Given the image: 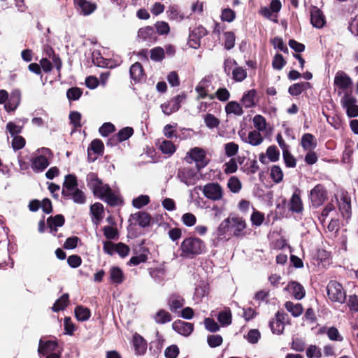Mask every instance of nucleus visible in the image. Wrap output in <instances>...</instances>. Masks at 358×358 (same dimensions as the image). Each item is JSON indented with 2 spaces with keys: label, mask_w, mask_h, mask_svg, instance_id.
Segmentation results:
<instances>
[{
  "label": "nucleus",
  "mask_w": 358,
  "mask_h": 358,
  "mask_svg": "<svg viewBox=\"0 0 358 358\" xmlns=\"http://www.w3.org/2000/svg\"><path fill=\"white\" fill-rule=\"evenodd\" d=\"M91 187L93 194L101 199H104L109 205L116 206L118 203L119 198L111 190L108 184H105L97 176L91 173Z\"/></svg>",
  "instance_id": "obj_1"
},
{
  "label": "nucleus",
  "mask_w": 358,
  "mask_h": 358,
  "mask_svg": "<svg viewBox=\"0 0 358 358\" xmlns=\"http://www.w3.org/2000/svg\"><path fill=\"white\" fill-rule=\"evenodd\" d=\"M135 350L138 355H143L146 349L143 338L139 335H135L133 339Z\"/></svg>",
  "instance_id": "obj_38"
},
{
  "label": "nucleus",
  "mask_w": 358,
  "mask_h": 358,
  "mask_svg": "<svg viewBox=\"0 0 358 358\" xmlns=\"http://www.w3.org/2000/svg\"><path fill=\"white\" fill-rule=\"evenodd\" d=\"M58 344L57 341H47L45 342H43L42 340H40L38 352L40 355H47L50 352H52L56 350Z\"/></svg>",
  "instance_id": "obj_19"
},
{
  "label": "nucleus",
  "mask_w": 358,
  "mask_h": 358,
  "mask_svg": "<svg viewBox=\"0 0 358 358\" xmlns=\"http://www.w3.org/2000/svg\"><path fill=\"white\" fill-rule=\"evenodd\" d=\"M69 120L74 128L81 127V115L78 111H71L69 114Z\"/></svg>",
  "instance_id": "obj_57"
},
{
  "label": "nucleus",
  "mask_w": 358,
  "mask_h": 358,
  "mask_svg": "<svg viewBox=\"0 0 358 358\" xmlns=\"http://www.w3.org/2000/svg\"><path fill=\"white\" fill-rule=\"evenodd\" d=\"M310 87V83L308 82H301L294 84L289 87L288 92L292 96H298L303 91Z\"/></svg>",
  "instance_id": "obj_26"
},
{
  "label": "nucleus",
  "mask_w": 358,
  "mask_h": 358,
  "mask_svg": "<svg viewBox=\"0 0 358 358\" xmlns=\"http://www.w3.org/2000/svg\"><path fill=\"white\" fill-rule=\"evenodd\" d=\"M161 108L163 113L166 115H169L179 110V106H178V105L174 102H172L171 100L162 104Z\"/></svg>",
  "instance_id": "obj_42"
},
{
  "label": "nucleus",
  "mask_w": 358,
  "mask_h": 358,
  "mask_svg": "<svg viewBox=\"0 0 358 358\" xmlns=\"http://www.w3.org/2000/svg\"><path fill=\"white\" fill-rule=\"evenodd\" d=\"M256 94L257 92L255 90H250L245 92L241 99L242 105L245 108H251L255 106V99Z\"/></svg>",
  "instance_id": "obj_25"
},
{
  "label": "nucleus",
  "mask_w": 358,
  "mask_h": 358,
  "mask_svg": "<svg viewBox=\"0 0 358 358\" xmlns=\"http://www.w3.org/2000/svg\"><path fill=\"white\" fill-rule=\"evenodd\" d=\"M103 234L104 236L108 239H116L118 237V231L117 229L110 227V226H106L103 227Z\"/></svg>",
  "instance_id": "obj_62"
},
{
  "label": "nucleus",
  "mask_w": 358,
  "mask_h": 358,
  "mask_svg": "<svg viewBox=\"0 0 358 358\" xmlns=\"http://www.w3.org/2000/svg\"><path fill=\"white\" fill-rule=\"evenodd\" d=\"M91 150L99 155H102L104 150L103 142L99 139H94L91 141Z\"/></svg>",
  "instance_id": "obj_51"
},
{
  "label": "nucleus",
  "mask_w": 358,
  "mask_h": 358,
  "mask_svg": "<svg viewBox=\"0 0 358 358\" xmlns=\"http://www.w3.org/2000/svg\"><path fill=\"white\" fill-rule=\"evenodd\" d=\"M103 250L106 253L113 255L118 254L121 257H125L129 255L130 248L123 243H114L111 241H106L103 244Z\"/></svg>",
  "instance_id": "obj_5"
},
{
  "label": "nucleus",
  "mask_w": 358,
  "mask_h": 358,
  "mask_svg": "<svg viewBox=\"0 0 358 358\" xmlns=\"http://www.w3.org/2000/svg\"><path fill=\"white\" fill-rule=\"evenodd\" d=\"M177 176L181 182L187 186L194 185L198 180L196 171L189 168L179 169Z\"/></svg>",
  "instance_id": "obj_9"
},
{
  "label": "nucleus",
  "mask_w": 358,
  "mask_h": 358,
  "mask_svg": "<svg viewBox=\"0 0 358 358\" xmlns=\"http://www.w3.org/2000/svg\"><path fill=\"white\" fill-rule=\"evenodd\" d=\"M204 122L208 128L213 129L220 124V120L212 114H207L204 117Z\"/></svg>",
  "instance_id": "obj_55"
},
{
  "label": "nucleus",
  "mask_w": 358,
  "mask_h": 358,
  "mask_svg": "<svg viewBox=\"0 0 358 358\" xmlns=\"http://www.w3.org/2000/svg\"><path fill=\"white\" fill-rule=\"evenodd\" d=\"M224 47L227 50H230L234 47L235 45V35L232 31H227L224 34Z\"/></svg>",
  "instance_id": "obj_52"
},
{
  "label": "nucleus",
  "mask_w": 358,
  "mask_h": 358,
  "mask_svg": "<svg viewBox=\"0 0 358 358\" xmlns=\"http://www.w3.org/2000/svg\"><path fill=\"white\" fill-rule=\"evenodd\" d=\"M138 38L148 43L155 42L157 38L155 29L150 26L141 28L138 31Z\"/></svg>",
  "instance_id": "obj_18"
},
{
  "label": "nucleus",
  "mask_w": 358,
  "mask_h": 358,
  "mask_svg": "<svg viewBox=\"0 0 358 358\" xmlns=\"http://www.w3.org/2000/svg\"><path fill=\"white\" fill-rule=\"evenodd\" d=\"M91 213L94 215L96 224H99V222L103 218V206L100 203H95L94 205H91Z\"/></svg>",
  "instance_id": "obj_33"
},
{
  "label": "nucleus",
  "mask_w": 358,
  "mask_h": 358,
  "mask_svg": "<svg viewBox=\"0 0 358 358\" xmlns=\"http://www.w3.org/2000/svg\"><path fill=\"white\" fill-rule=\"evenodd\" d=\"M42 152L43 155L34 157L31 159V168L36 173L43 171L50 164V162L45 155H52L51 150L46 148H42Z\"/></svg>",
  "instance_id": "obj_6"
},
{
  "label": "nucleus",
  "mask_w": 358,
  "mask_h": 358,
  "mask_svg": "<svg viewBox=\"0 0 358 358\" xmlns=\"http://www.w3.org/2000/svg\"><path fill=\"white\" fill-rule=\"evenodd\" d=\"M130 75L131 78L135 80H140L143 76V69L139 62L134 63L130 68Z\"/></svg>",
  "instance_id": "obj_29"
},
{
  "label": "nucleus",
  "mask_w": 358,
  "mask_h": 358,
  "mask_svg": "<svg viewBox=\"0 0 358 358\" xmlns=\"http://www.w3.org/2000/svg\"><path fill=\"white\" fill-rule=\"evenodd\" d=\"M164 57V50L161 47H157L151 50L150 58L154 61H161Z\"/></svg>",
  "instance_id": "obj_59"
},
{
  "label": "nucleus",
  "mask_w": 358,
  "mask_h": 358,
  "mask_svg": "<svg viewBox=\"0 0 358 358\" xmlns=\"http://www.w3.org/2000/svg\"><path fill=\"white\" fill-rule=\"evenodd\" d=\"M77 203H84L86 201V197L83 191L76 188L73 192H71L70 198Z\"/></svg>",
  "instance_id": "obj_44"
},
{
  "label": "nucleus",
  "mask_w": 358,
  "mask_h": 358,
  "mask_svg": "<svg viewBox=\"0 0 358 358\" xmlns=\"http://www.w3.org/2000/svg\"><path fill=\"white\" fill-rule=\"evenodd\" d=\"M352 79L343 71H338L334 78V85L339 90L344 91L348 90L352 85Z\"/></svg>",
  "instance_id": "obj_15"
},
{
  "label": "nucleus",
  "mask_w": 358,
  "mask_h": 358,
  "mask_svg": "<svg viewBox=\"0 0 358 358\" xmlns=\"http://www.w3.org/2000/svg\"><path fill=\"white\" fill-rule=\"evenodd\" d=\"M25 138L22 136H13L12 141V148L15 150H19L25 146Z\"/></svg>",
  "instance_id": "obj_54"
},
{
  "label": "nucleus",
  "mask_w": 358,
  "mask_h": 358,
  "mask_svg": "<svg viewBox=\"0 0 358 358\" xmlns=\"http://www.w3.org/2000/svg\"><path fill=\"white\" fill-rule=\"evenodd\" d=\"M178 354L179 349L176 345L168 347L164 352V355L166 358H176Z\"/></svg>",
  "instance_id": "obj_64"
},
{
  "label": "nucleus",
  "mask_w": 358,
  "mask_h": 358,
  "mask_svg": "<svg viewBox=\"0 0 358 358\" xmlns=\"http://www.w3.org/2000/svg\"><path fill=\"white\" fill-rule=\"evenodd\" d=\"M190 158L196 163V166L199 170L207 165L206 160V152L200 148H194L188 152Z\"/></svg>",
  "instance_id": "obj_14"
},
{
  "label": "nucleus",
  "mask_w": 358,
  "mask_h": 358,
  "mask_svg": "<svg viewBox=\"0 0 358 358\" xmlns=\"http://www.w3.org/2000/svg\"><path fill=\"white\" fill-rule=\"evenodd\" d=\"M27 120L25 119L22 120V124H24L25 122H27ZM23 125L19 126L15 124L13 122H9L6 124V129L8 131L9 134L11 136H19L18 134H20L22 131Z\"/></svg>",
  "instance_id": "obj_40"
},
{
  "label": "nucleus",
  "mask_w": 358,
  "mask_h": 358,
  "mask_svg": "<svg viewBox=\"0 0 358 358\" xmlns=\"http://www.w3.org/2000/svg\"><path fill=\"white\" fill-rule=\"evenodd\" d=\"M185 300L182 297L179 295L173 294L171 296L169 300V308L172 311L182 308L184 305Z\"/></svg>",
  "instance_id": "obj_27"
},
{
  "label": "nucleus",
  "mask_w": 358,
  "mask_h": 358,
  "mask_svg": "<svg viewBox=\"0 0 358 358\" xmlns=\"http://www.w3.org/2000/svg\"><path fill=\"white\" fill-rule=\"evenodd\" d=\"M69 303V295L67 293L63 294L58 299L56 300L52 310L53 312H59L64 310Z\"/></svg>",
  "instance_id": "obj_22"
},
{
  "label": "nucleus",
  "mask_w": 358,
  "mask_h": 358,
  "mask_svg": "<svg viewBox=\"0 0 358 358\" xmlns=\"http://www.w3.org/2000/svg\"><path fill=\"white\" fill-rule=\"evenodd\" d=\"M110 279L113 283H122L124 280V274L122 271L119 267H112L110 270Z\"/></svg>",
  "instance_id": "obj_28"
},
{
  "label": "nucleus",
  "mask_w": 358,
  "mask_h": 358,
  "mask_svg": "<svg viewBox=\"0 0 358 358\" xmlns=\"http://www.w3.org/2000/svg\"><path fill=\"white\" fill-rule=\"evenodd\" d=\"M65 223L64 216L62 214H57L55 216H50L47 219V225L61 227Z\"/></svg>",
  "instance_id": "obj_37"
},
{
  "label": "nucleus",
  "mask_w": 358,
  "mask_h": 358,
  "mask_svg": "<svg viewBox=\"0 0 358 358\" xmlns=\"http://www.w3.org/2000/svg\"><path fill=\"white\" fill-rule=\"evenodd\" d=\"M154 319L157 324H164L170 322L172 320V316L167 311L161 309L155 314Z\"/></svg>",
  "instance_id": "obj_35"
},
{
  "label": "nucleus",
  "mask_w": 358,
  "mask_h": 358,
  "mask_svg": "<svg viewBox=\"0 0 358 358\" xmlns=\"http://www.w3.org/2000/svg\"><path fill=\"white\" fill-rule=\"evenodd\" d=\"M77 177L73 174H68L65 176L63 182L62 195L66 199L70 198L71 192L78 188Z\"/></svg>",
  "instance_id": "obj_11"
},
{
  "label": "nucleus",
  "mask_w": 358,
  "mask_h": 358,
  "mask_svg": "<svg viewBox=\"0 0 358 358\" xmlns=\"http://www.w3.org/2000/svg\"><path fill=\"white\" fill-rule=\"evenodd\" d=\"M266 155L271 162H276L279 159L280 152L276 146H269L266 150Z\"/></svg>",
  "instance_id": "obj_56"
},
{
  "label": "nucleus",
  "mask_w": 358,
  "mask_h": 358,
  "mask_svg": "<svg viewBox=\"0 0 358 358\" xmlns=\"http://www.w3.org/2000/svg\"><path fill=\"white\" fill-rule=\"evenodd\" d=\"M287 314L284 312L278 311L275 315V319L270 321L269 326L273 334H282L285 328V321Z\"/></svg>",
  "instance_id": "obj_10"
},
{
  "label": "nucleus",
  "mask_w": 358,
  "mask_h": 358,
  "mask_svg": "<svg viewBox=\"0 0 358 358\" xmlns=\"http://www.w3.org/2000/svg\"><path fill=\"white\" fill-rule=\"evenodd\" d=\"M310 22L313 27L320 29L325 24V18L321 10L316 6L310 8Z\"/></svg>",
  "instance_id": "obj_16"
},
{
  "label": "nucleus",
  "mask_w": 358,
  "mask_h": 358,
  "mask_svg": "<svg viewBox=\"0 0 358 358\" xmlns=\"http://www.w3.org/2000/svg\"><path fill=\"white\" fill-rule=\"evenodd\" d=\"M285 306L294 317L299 316L303 312V307L299 303L294 304L291 301H287Z\"/></svg>",
  "instance_id": "obj_39"
},
{
  "label": "nucleus",
  "mask_w": 358,
  "mask_h": 358,
  "mask_svg": "<svg viewBox=\"0 0 358 358\" xmlns=\"http://www.w3.org/2000/svg\"><path fill=\"white\" fill-rule=\"evenodd\" d=\"M77 10L83 15H90V1L87 0H73Z\"/></svg>",
  "instance_id": "obj_32"
},
{
  "label": "nucleus",
  "mask_w": 358,
  "mask_h": 358,
  "mask_svg": "<svg viewBox=\"0 0 358 358\" xmlns=\"http://www.w3.org/2000/svg\"><path fill=\"white\" fill-rule=\"evenodd\" d=\"M80 238L77 236H71L66 238L63 248L66 250H72L77 247Z\"/></svg>",
  "instance_id": "obj_61"
},
{
  "label": "nucleus",
  "mask_w": 358,
  "mask_h": 358,
  "mask_svg": "<svg viewBox=\"0 0 358 358\" xmlns=\"http://www.w3.org/2000/svg\"><path fill=\"white\" fill-rule=\"evenodd\" d=\"M74 313L78 321H85L90 318V309L82 306H76Z\"/></svg>",
  "instance_id": "obj_34"
},
{
  "label": "nucleus",
  "mask_w": 358,
  "mask_h": 358,
  "mask_svg": "<svg viewBox=\"0 0 358 358\" xmlns=\"http://www.w3.org/2000/svg\"><path fill=\"white\" fill-rule=\"evenodd\" d=\"M271 177L275 182H280L282 180L283 173L279 166L274 165L271 170Z\"/></svg>",
  "instance_id": "obj_49"
},
{
  "label": "nucleus",
  "mask_w": 358,
  "mask_h": 358,
  "mask_svg": "<svg viewBox=\"0 0 358 358\" xmlns=\"http://www.w3.org/2000/svg\"><path fill=\"white\" fill-rule=\"evenodd\" d=\"M229 189L234 193H238L241 189V182L237 177H231L227 183Z\"/></svg>",
  "instance_id": "obj_43"
},
{
  "label": "nucleus",
  "mask_w": 358,
  "mask_h": 358,
  "mask_svg": "<svg viewBox=\"0 0 358 358\" xmlns=\"http://www.w3.org/2000/svg\"><path fill=\"white\" fill-rule=\"evenodd\" d=\"M225 110L227 114L233 113L238 116L243 114L242 107L236 101H229L225 106Z\"/></svg>",
  "instance_id": "obj_31"
},
{
  "label": "nucleus",
  "mask_w": 358,
  "mask_h": 358,
  "mask_svg": "<svg viewBox=\"0 0 358 358\" xmlns=\"http://www.w3.org/2000/svg\"><path fill=\"white\" fill-rule=\"evenodd\" d=\"M327 294L330 300L335 302L343 303L346 294L342 285L336 281H330L327 287Z\"/></svg>",
  "instance_id": "obj_3"
},
{
  "label": "nucleus",
  "mask_w": 358,
  "mask_h": 358,
  "mask_svg": "<svg viewBox=\"0 0 358 358\" xmlns=\"http://www.w3.org/2000/svg\"><path fill=\"white\" fill-rule=\"evenodd\" d=\"M357 100L352 94V92H345L341 99V104L346 110V113L350 117H355L358 116V105Z\"/></svg>",
  "instance_id": "obj_4"
},
{
  "label": "nucleus",
  "mask_w": 358,
  "mask_h": 358,
  "mask_svg": "<svg viewBox=\"0 0 358 358\" xmlns=\"http://www.w3.org/2000/svg\"><path fill=\"white\" fill-rule=\"evenodd\" d=\"M250 220L253 225L260 226L264 220V215L259 211H254L251 215Z\"/></svg>",
  "instance_id": "obj_63"
},
{
  "label": "nucleus",
  "mask_w": 358,
  "mask_h": 358,
  "mask_svg": "<svg viewBox=\"0 0 358 358\" xmlns=\"http://www.w3.org/2000/svg\"><path fill=\"white\" fill-rule=\"evenodd\" d=\"M203 193L206 198L213 201H219L223 197L222 187L215 182L206 184L203 188Z\"/></svg>",
  "instance_id": "obj_7"
},
{
  "label": "nucleus",
  "mask_w": 358,
  "mask_h": 358,
  "mask_svg": "<svg viewBox=\"0 0 358 358\" xmlns=\"http://www.w3.org/2000/svg\"><path fill=\"white\" fill-rule=\"evenodd\" d=\"M230 227L234 229L233 235L236 237L243 236L245 235L244 230L246 228V222L245 220L238 216H229Z\"/></svg>",
  "instance_id": "obj_12"
},
{
  "label": "nucleus",
  "mask_w": 358,
  "mask_h": 358,
  "mask_svg": "<svg viewBox=\"0 0 358 358\" xmlns=\"http://www.w3.org/2000/svg\"><path fill=\"white\" fill-rule=\"evenodd\" d=\"M233 78L238 82H241L247 77V72L241 67H236L232 72Z\"/></svg>",
  "instance_id": "obj_53"
},
{
  "label": "nucleus",
  "mask_w": 358,
  "mask_h": 358,
  "mask_svg": "<svg viewBox=\"0 0 358 358\" xmlns=\"http://www.w3.org/2000/svg\"><path fill=\"white\" fill-rule=\"evenodd\" d=\"M205 244L200 238L196 237L186 238L181 243L180 250V257L193 258L201 254L205 250Z\"/></svg>",
  "instance_id": "obj_2"
},
{
  "label": "nucleus",
  "mask_w": 358,
  "mask_h": 358,
  "mask_svg": "<svg viewBox=\"0 0 358 358\" xmlns=\"http://www.w3.org/2000/svg\"><path fill=\"white\" fill-rule=\"evenodd\" d=\"M21 102V92L20 90H14L11 92L8 96V101L4 105V108L6 112H14Z\"/></svg>",
  "instance_id": "obj_13"
},
{
  "label": "nucleus",
  "mask_w": 358,
  "mask_h": 358,
  "mask_svg": "<svg viewBox=\"0 0 358 358\" xmlns=\"http://www.w3.org/2000/svg\"><path fill=\"white\" fill-rule=\"evenodd\" d=\"M159 148L164 154L169 155H171L176 152V146L174 144L167 140H164L162 142Z\"/></svg>",
  "instance_id": "obj_41"
},
{
  "label": "nucleus",
  "mask_w": 358,
  "mask_h": 358,
  "mask_svg": "<svg viewBox=\"0 0 358 358\" xmlns=\"http://www.w3.org/2000/svg\"><path fill=\"white\" fill-rule=\"evenodd\" d=\"M172 327L178 334L185 336L190 335L194 329L193 324L180 320L175 321L172 324Z\"/></svg>",
  "instance_id": "obj_17"
},
{
  "label": "nucleus",
  "mask_w": 358,
  "mask_h": 358,
  "mask_svg": "<svg viewBox=\"0 0 358 358\" xmlns=\"http://www.w3.org/2000/svg\"><path fill=\"white\" fill-rule=\"evenodd\" d=\"M134 134V129L131 127H124L117 133V138L119 142L127 140Z\"/></svg>",
  "instance_id": "obj_50"
},
{
  "label": "nucleus",
  "mask_w": 358,
  "mask_h": 358,
  "mask_svg": "<svg viewBox=\"0 0 358 358\" xmlns=\"http://www.w3.org/2000/svg\"><path fill=\"white\" fill-rule=\"evenodd\" d=\"M263 139L260 132L254 130L248 134V141L247 142L252 146H257L262 143Z\"/></svg>",
  "instance_id": "obj_36"
},
{
  "label": "nucleus",
  "mask_w": 358,
  "mask_h": 358,
  "mask_svg": "<svg viewBox=\"0 0 358 358\" xmlns=\"http://www.w3.org/2000/svg\"><path fill=\"white\" fill-rule=\"evenodd\" d=\"M286 289L291 293L296 299H301L305 296V291L303 287L296 282H289Z\"/></svg>",
  "instance_id": "obj_20"
},
{
  "label": "nucleus",
  "mask_w": 358,
  "mask_h": 358,
  "mask_svg": "<svg viewBox=\"0 0 358 358\" xmlns=\"http://www.w3.org/2000/svg\"><path fill=\"white\" fill-rule=\"evenodd\" d=\"M301 145L306 150L314 149L317 145L314 136L308 133L303 134L301 140Z\"/></svg>",
  "instance_id": "obj_23"
},
{
  "label": "nucleus",
  "mask_w": 358,
  "mask_h": 358,
  "mask_svg": "<svg viewBox=\"0 0 358 358\" xmlns=\"http://www.w3.org/2000/svg\"><path fill=\"white\" fill-rule=\"evenodd\" d=\"M150 202V198L147 195H141L132 201V205L134 208L140 209L146 206Z\"/></svg>",
  "instance_id": "obj_47"
},
{
  "label": "nucleus",
  "mask_w": 358,
  "mask_h": 358,
  "mask_svg": "<svg viewBox=\"0 0 358 358\" xmlns=\"http://www.w3.org/2000/svg\"><path fill=\"white\" fill-rule=\"evenodd\" d=\"M132 217L141 227H146L149 226L152 219L151 216L145 212H138L132 215Z\"/></svg>",
  "instance_id": "obj_24"
},
{
  "label": "nucleus",
  "mask_w": 358,
  "mask_h": 358,
  "mask_svg": "<svg viewBox=\"0 0 358 358\" xmlns=\"http://www.w3.org/2000/svg\"><path fill=\"white\" fill-rule=\"evenodd\" d=\"M339 209L343 214L345 213L347 216L350 214V201L347 197L343 196L342 198L341 203L339 204Z\"/></svg>",
  "instance_id": "obj_60"
},
{
  "label": "nucleus",
  "mask_w": 358,
  "mask_h": 358,
  "mask_svg": "<svg viewBox=\"0 0 358 358\" xmlns=\"http://www.w3.org/2000/svg\"><path fill=\"white\" fill-rule=\"evenodd\" d=\"M83 94V90L77 87L69 88L66 92V96L70 101H76Z\"/></svg>",
  "instance_id": "obj_45"
},
{
  "label": "nucleus",
  "mask_w": 358,
  "mask_h": 358,
  "mask_svg": "<svg viewBox=\"0 0 358 358\" xmlns=\"http://www.w3.org/2000/svg\"><path fill=\"white\" fill-rule=\"evenodd\" d=\"M285 64L286 62L280 54H276L272 62L273 68L276 70H281Z\"/></svg>",
  "instance_id": "obj_58"
},
{
  "label": "nucleus",
  "mask_w": 358,
  "mask_h": 358,
  "mask_svg": "<svg viewBox=\"0 0 358 358\" xmlns=\"http://www.w3.org/2000/svg\"><path fill=\"white\" fill-rule=\"evenodd\" d=\"M289 208L293 212L300 213L303 210V204L298 190L292 195L289 203Z\"/></svg>",
  "instance_id": "obj_21"
},
{
  "label": "nucleus",
  "mask_w": 358,
  "mask_h": 358,
  "mask_svg": "<svg viewBox=\"0 0 358 358\" xmlns=\"http://www.w3.org/2000/svg\"><path fill=\"white\" fill-rule=\"evenodd\" d=\"M253 124L257 131H264L266 129V119L260 115H257L253 117Z\"/></svg>",
  "instance_id": "obj_48"
},
{
  "label": "nucleus",
  "mask_w": 358,
  "mask_h": 358,
  "mask_svg": "<svg viewBox=\"0 0 358 358\" xmlns=\"http://www.w3.org/2000/svg\"><path fill=\"white\" fill-rule=\"evenodd\" d=\"M218 321L223 325H229L231 323V313L229 309L222 311L217 317Z\"/></svg>",
  "instance_id": "obj_46"
},
{
  "label": "nucleus",
  "mask_w": 358,
  "mask_h": 358,
  "mask_svg": "<svg viewBox=\"0 0 358 358\" xmlns=\"http://www.w3.org/2000/svg\"><path fill=\"white\" fill-rule=\"evenodd\" d=\"M206 29L204 27L200 26L192 30L189 35L190 41H193L195 45H199L200 38L206 36Z\"/></svg>",
  "instance_id": "obj_30"
},
{
  "label": "nucleus",
  "mask_w": 358,
  "mask_h": 358,
  "mask_svg": "<svg viewBox=\"0 0 358 358\" xmlns=\"http://www.w3.org/2000/svg\"><path fill=\"white\" fill-rule=\"evenodd\" d=\"M312 205L317 208L322 205L327 199V191L322 185H317L310 193Z\"/></svg>",
  "instance_id": "obj_8"
}]
</instances>
